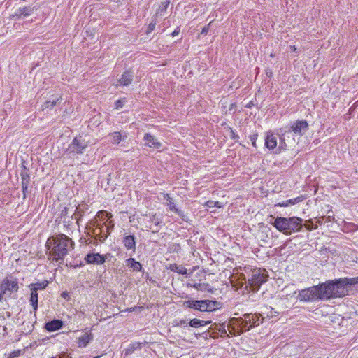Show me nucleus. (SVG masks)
<instances>
[{
	"instance_id": "1",
	"label": "nucleus",
	"mask_w": 358,
	"mask_h": 358,
	"mask_svg": "<svg viewBox=\"0 0 358 358\" xmlns=\"http://www.w3.org/2000/svg\"><path fill=\"white\" fill-rule=\"evenodd\" d=\"M355 285H358V276L329 280L317 285L301 289L299 292L298 298L304 302L342 298L348 295V287Z\"/></svg>"
},
{
	"instance_id": "58",
	"label": "nucleus",
	"mask_w": 358,
	"mask_h": 358,
	"mask_svg": "<svg viewBox=\"0 0 358 358\" xmlns=\"http://www.w3.org/2000/svg\"><path fill=\"white\" fill-rule=\"evenodd\" d=\"M289 49H290L291 52H296V48L295 47V45H290L289 46Z\"/></svg>"
},
{
	"instance_id": "44",
	"label": "nucleus",
	"mask_w": 358,
	"mask_h": 358,
	"mask_svg": "<svg viewBox=\"0 0 358 358\" xmlns=\"http://www.w3.org/2000/svg\"><path fill=\"white\" fill-rule=\"evenodd\" d=\"M151 222L154 223L155 226H158L162 223L161 219H159L155 214L150 217Z\"/></svg>"
},
{
	"instance_id": "8",
	"label": "nucleus",
	"mask_w": 358,
	"mask_h": 358,
	"mask_svg": "<svg viewBox=\"0 0 358 358\" xmlns=\"http://www.w3.org/2000/svg\"><path fill=\"white\" fill-rule=\"evenodd\" d=\"M309 129V124L306 120H297L290 123V127L285 134L293 132L296 136H302Z\"/></svg>"
},
{
	"instance_id": "38",
	"label": "nucleus",
	"mask_w": 358,
	"mask_h": 358,
	"mask_svg": "<svg viewBox=\"0 0 358 358\" xmlns=\"http://www.w3.org/2000/svg\"><path fill=\"white\" fill-rule=\"evenodd\" d=\"M263 317H262L261 315L253 314L252 320L251 322H254L255 327L258 326L260 323H262Z\"/></svg>"
},
{
	"instance_id": "49",
	"label": "nucleus",
	"mask_w": 358,
	"mask_h": 358,
	"mask_svg": "<svg viewBox=\"0 0 358 358\" xmlns=\"http://www.w3.org/2000/svg\"><path fill=\"white\" fill-rule=\"evenodd\" d=\"M269 309H270V312L267 313L268 317H273L275 315H278V312L275 311L274 310V308H273L272 307H270Z\"/></svg>"
},
{
	"instance_id": "24",
	"label": "nucleus",
	"mask_w": 358,
	"mask_h": 358,
	"mask_svg": "<svg viewBox=\"0 0 358 358\" xmlns=\"http://www.w3.org/2000/svg\"><path fill=\"white\" fill-rule=\"evenodd\" d=\"M21 184L22 185H29L30 182V175H29V169L24 165V163L21 164Z\"/></svg>"
},
{
	"instance_id": "30",
	"label": "nucleus",
	"mask_w": 358,
	"mask_h": 358,
	"mask_svg": "<svg viewBox=\"0 0 358 358\" xmlns=\"http://www.w3.org/2000/svg\"><path fill=\"white\" fill-rule=\"evenodd\" d=\"M49 284V281L44 280L42 281H38L35 283H31L29 285V288L34 289L36 291L45 289Z\"/></svg>"
},
{
	"instance_id": "15",
	"label": "nucleus",
	"mask_w": 358,
	"mask_h": 358,
	"mask_svg": "<svg viewBox=\"0 0 358 358\" xmlns=\"http://www.w3.org/2000/svg\"><path fill=\"white\" fill-rule=\"evenodd\" d=\"M63 321L59 319H53L45 323L44 329L49 332H53L63 327Z\"/></svg>"
},
{
	"instance_id": "22",
	"label": "nucleus",
	"mask_w": 358,
	"mask_h": 358,
	"mask_svg": "<svg viewBox=\"0 0 358 358\" xmlns=\"http://www.w3.org/2000/svg\"><path fill=\"white\" fill-rule=\"evenodd\" d=\"M143 139L147 142L145 145L150 148L158 149L162 146V143L157 141L155 136H152L150 133L145 134Z\"/></svg>"
},
{
	"instance_id": "60",
	"label": "nucleus",
	"mask_w": 358,
	"mask_h": 358,
	"mask_svg": "<svg viewBox=\"0 0 358 358\" xmlns=\"http://www.w3.org/2000/svg\"><path fill=\"white\" fill-rule=\"evenodd\" d=\"M324 217H320L317 220V222L319 224H322V221L321 219H323Z\"/></svg>"
},
{
	"instance_id": "14",
	"label": "nucleus",
	"mask_w": 358,
	"mask_h": 358,
	"mask_svg": "<svg viewBox=\"0 0 358 358\" xmlns=\"http://www.w3.org/2000/svg\"><path fill=\"white\" fill-rule=\"evenodd\" d=\"M206 300H188L183 302L185 308H192L201 312H205Z\"/></svg>"
},
{
	"instance_id": "29",
	"label": "nucleus",
	"mask_w": 358,
	"mask_h": 358,
	"mask_svg": "<svg viewBox=\"0 0 358 358\" xmlns=\"http://www.w3.org/2000/svg\"><path fill=\"white\" fill-rule=\"evenodd\" d=\"M143 344V343H140V342H136V343L130 344L127 347V348H126L124 350V355L129 356V355H131L135 350L141 349Z\"/></svg>"
},
{
	"instance_id": "48",
	"label": "nucleus",
	"mask_w": 358,
	"mask_h": 358,
	"mask_svg": "<svg viewBox=\"0 0 358 358\" xmlns=\"http://www.w3.org/2000/svg\"><path fill=\"white\" fill-rule=\"evenodd\" d=\"M61 297L66 300L67 301L70 300V295L67 291L62 292L61 293Z\"/></svg>"
},
{
	"instance_id": "5",
	"label": "nucleus",
	"mask_w": 358,
	"mask_h": 358,
	"mask_svg": "<svg viewBox=\"0 0 358 358\" xmlns=\"http://www.w3.org/2000/svg\"><path fill=\"white\" fill-rule=\"evenodd\" d=\"M19 289L18 280L11 275L6 276L0 282V301L3 299V296L10 292L9 296L13 292H17Z\"/></svg>"
},
{
	"instance_id": "28",
	"label": "nucleus",
	"mask_w": 358,
	"mask_h": 358,
	"mask_svg": "<svg viewBox=\"0 0 358 358\" xmlns=\"http://www.w3.org/2000/svg\"><path fill=\"white\" fill-rule=\"evenodd\" d=\"M167 269L171 270L173 272H176L181 275H187V270L182 265H178L176 264H171L167 267Z\"/></svg>"
},
{
	"instance_id": "10",
	"label": "nucleus",
	"mask_w": 358,
	"mask_h": 358,
	"mask_svg": "<svg viewBox=\"0 0 358 358\" xmlns=\"http://www.w3.org/2000/svg\"><path fill=\"white\" fill-rule=\"evenodd\" d=\"M134 71L131 69H129L124 71L120 76L117 78V83L113 84L116 87H126L131 85L134 80Z\"/></svg>"
},
{
	"instance_id": "53",
	"label": "nucleus",
	"mask_w": 358,
	"mask_h": 358,
	"mask_svg": "<svg viewBox=\"0 0 358 358\" xmlns=\"http://www.w3.org/2000/svg\"><path fill=\"white\" fill-rule=\"evenodd\" d=\"M179 32H180V28L179 27H177L172 33H171V36L173 37L177 36L179 34Z\"/></svg>"
},
{
	"instance_id": "61",
	"label": "nucleus",
	"mask_w": 358,
	"mask_h": 358,
	"mask_svg": "<svg viewBox=\"0 0 358 358\" xmlns=\"http://www.w3.org/2000/svg\"><path fill=\"white\" fill-rule=\"evenodd\" d=\"M148 280L150 282H155V280H153L152 277H150Z\"/></svg>"
},
{
	"instance_id": "9",
	"label": "nucleus",
	"mask_w": 358,
	"mask_h": 358,
	"mask_svg": "<svg viewBox=\"0 0 358 358\" xmlns=\"http://www.w3.org/2000/svg\"><path fill=\"white\" fill-rule=\"evenodd\" d=\"M252 313H245L243 315V317L236 319L237 324L241 329L239 334H242L243 331H248L255 327L254 322H251L252 320Z\"/></svg>"
},
{
	"instance_id": "3",
	"label": "nucleus",
	"mask_w": 358,
	"mask_h": 358,
	"mask_svg": "<svg viewBox=\"0 0 358 358\" xmlns=\"http://www.w3.org/2000/svg\"><path fill=\"white\" fill-rule=\"evenodd\" d=\"M245 272L247 274V278L243 273L242 275L246 285L245 288L249 292H257L261 285L266 282L268 278V275L265 273L266 271L262 270L260 268H245Z\"/></svg>"
},
{
	"instance_id": "17",
	"label": "nucleus",
	"mask_w": 358,
	"mask_h": 358,
	"mask_svg": "<svg viewBox=\"0 0 358 358\" xmlns=\"http://www.w3.org/2000/svg\"><path fill=\"white\" fill-rule=\"evenodd\" d=\"M108 136L111 143L118 145L121 141H124L127 138V133L125 131H114L110 133Z\"/></svg>"
},
{
	"instance_id": "23",
	"label": "nucleus",
	"mask_w": 358,
	"mask_h": 358,
	"mask_svg": "<svg viewBox=\"0 0 358 358\" xmlns=\"http://www.w3.org/2000/svg\"><path fill=\"white\" fill-rule=\"evenodd\" d=\"M31 294L29 298V303L33 308V311L36 313L38 310V291L34 289L30 288Z\"/></svg>"
},
{
	"instance_id": "12",
	"label": "nucleus",
	"mask_w": 358,
	"mask_h": 358,
	"mask_svg": "<svg viewBox=\"0 0 358 358\" xmlns=\"http://www.w3.org/2000/svg\"><path fill=\"white\" fill-rule=\"evenodd\" d=\"M122 244L127 250L136 252L137 238L134 234H125L122 238Z\"/></svg>"
},
{
	"instance_id": "11",
	"label": "nucleus",
	"mask_w": 358,
	"mask_h": 358,
	"mask_svg": "<svg viewBox=\"0 0 358 358\" xmlns=\"http://www.w3.org/2000/svg\"><path fill=\"white\" fill-rule=\"evenodd\" d=\"M163 198L166 201V205L169 207L171 211L174 212L176 214L179 215L183 221L187 222L188 220L187 215L181 210L176 208L175 203L173 201V199L170 196V195L167 193L163 194Z\"/></svg>"
},
{
	"instance_id": "19",
	"label": "nucleus",
	"mask_w": 358,
	"mask_h": 358,
	"mask_svg": "<svg viewBox=\"0 0 358 358\" xmlns=\"http://www.w3.org/2000/svg\"><path fill=\"white\" fill-rule=\"evenodd\" d=\"M62 97L61 96H56L55 97L52 95V98H50L49 100L46 101L42 106L41 109L43 110L49 108L52 109L56 106L60 105L62 102Z\"/></svg>"
},
{
	"instance_id": "64",
	"label": "nucleus",
	"mask_w": 358,
	"mask_h": 358,
	"mask_svg": "<svg viewBox=\"0 0 358 358\" xmlns=\"http://www.w3.org/2000/svg\"><path fill=\"white\" fill-rule=\"evenodd\" d=\"M100 357H101V356H96V357H93V358H99Z\"/></svg>"
},
{
	"instance_id": "13",
	"label": "nucleus",
	"mask_w": 358,
	"mask_h": 358,
	"mask_svg": "<svg viewBox=\"0 0 358 358\" xmlns=\"http://www.w3.org/2000/svg\"><path fill=\"white\" fill-rule=\"evenodd\" d=\"M87 264L101 265L105 263V259L100 253L89 252L84 258Z\"/></svg>"
},
{
	"instance_id": "39",
	"label": "nucleus",
	"mask_w": 358,
	"mask_h": 358,
	"mask_svg": "<svg viewBox=\"0 0 358 358\" xmlns=\"http://www.w3.org/2000/svg\"><path fill=\"white\" fill-rule=\"evenodd\" d=\"M126 101H127L126 98H122L121 99L117 100L115 102V109L119 110V109L122 108L124 106V105L125 104Z\"/></svg>"
},
{
	"instance_id": "51",
	"label": "nucleus",
	"mask_w": 358,
	"mask_h": 358,
	"mask_svg": "<svg viewBox=\"0 0 358 358\" xmlns=\"http://www.w3.org/2000/svg\"><path fill=\"white\" fill-rule=\"evenodd\" d=\"M210 23H211V22H210L208 25L205 26V27L202 29V30H201V34L206 35V34H208V32L209 31V27H210Z\"/></svg>"
},
{
	"instance_id": "2",
	"label": "nucleus",
	"mask_w": 358,
	"mask_h": 358,
	"mask_svg": "<svg viewBox=\"0 0 358 358\" xmlns=\"http://www.w3.org/2000/svg\"><path fill=\"white\" fill-rule=\"evenodd\" d=\"M74 248V242L64 234L50 236L45 243L46 254L48 259L61 264L64 257Z\"/></svg>"
},
{
	"instance_id": "27",
	"label": "nucleus",
	"mask_w": 358,
	"mask_h": 358,
	"mask_svg": "<svg viewBox=\"0 0 358 358\" xmlns=\"http://www.w3.org/2000/svg\"><path fill=\"white\" fill-rule=\"evenodd\" d=\"M210 329L215 330L218 331V333H220V336L222 338H227L229 337V335L227 333V331L225 329V325L224 324H213L210 327Z\"/></svg>"
},
{
	"instance_id": "26",
	"label": "nucleus",
	"mask_w": 358,
	"mask_h": 358,
	"mask_svg": "<svg viewBox=\"0 0 358 358\" xmlns=\"http://www.w3.org/2000/svg\"><path fill=\"white\" fill-rule=\"evenodd\" d=\"M93 339V336L91 333H85L83 335L78 338V346L80 348L86 347L91 341Z\"/></svg>"
},
{
	"instance_id": "59",
	"label": "nucleus",
	"mask_w": 358,
	"mask_h": 358,
	"mask_svg": "<svg viewBox=\"0 0 358 358\" xmlns=\"http://www.w3.org/2000/svg\"><path fill=\"white\" fill-rule=\"evenodd\" d=\"M266 73L267 76H268V77H271L273 75V73L271 71H266Z\"/></svg>"
},
{
	"instance_id": "25",
	"label": "nucleus",
	"mask_w": 358,
	"mask_h": 358,
	"mask_svg": "<svg viewBox=\"0 0 358 358\" xmlns=\"http://www.w3.org/2000/svg\"><path fill=\"white\" fill-rule=\"evenodd\" d=\"M187 286L192 287L198 291H206L210 293L214 292V288L208 283H194L193 285L188 283Z\"/></svg>"
},
{
	"instance_id": "16",
	"label": "nucleus",
	"mask_w": 358,
	"mask_h": 358,
	"mask_svg": "<svg viewBox=\"0 0 358 358\" xmlns=\"http://www.w3.org/2000/svg\"><path fill=\"white\" fill-rule=\"evenodd\" d=\"M87 209L88 206L85 203L79 204L76 206V210L71 216V219L76 220L78 226H79V222L81 220Z\"/></svg>"
},
{
	"instance_id": "55",
	"label": "nucleus",
	"mask_w": 358,
	"mask_h": 358,
	"mask_svg": "<svg viewBox=\"0 0 358 358\" xmlns=\"http://www.w3.org/2000/svg\"><path fill=\"white\" fill-rule=\"evenodd\" d=\"M67 214H68V208L66 207H65L64 209L63 210H62L61 216L65 217L67 215Z\"/></svg>"
},
{
	"instance_id": "41",
	"label": "nucleus",
	"mask_w": 358,
	"mask_h": 358,
	"mask_svg": "<svg viewBox=\"0 0 358 358\" xmlns=\"http://www.w3.org/2000/svg\"><path fill=\"white\" fill-rule=\"evenodd\" d=\"M205 334H206V336H208L209 337L213 338H217L219 336L218 332L217 331L210 329H208V331H206Z\"/></svg>"
},
{
	"instance_id": "32",
	"label": "nucleus",
	"mask_w": 358,
	"mask_h": 358,
	"mask_svg": "<svg viewBox=\"0 0 358 358\" xmlns=\"http://www.w3.org/2000/svg\"><path fill=\"white\" fill-rule=\"evenodd\" d=\"M32 12V9L29 6H25L23 8H19L16 11L15 16H17L20 18L21 16H29L31 15Z\"/></svg>"
},
{
	"instance_id": "20",
	"label": "nucleus",
	"mask_w": 358,
	"mask_h": 358,
	"mask_svg": "<svg viewBox=\"0 0 358 358\" xmlns=\"http://www.w3.org/2000/svg\"><path fill=\"white\" fill-rule=\"evenodd\" d=\"M104 217H106V234H104V235L101 237V242H103L108 238V236L110 234L111 231H113L115 227L114 222L113 220L108 221L107 219L109 218L110 217H112L111 213H108V217H106V214H105Z\"/></svg>"
},
{
	"instance_id": "57",
	"label": "nucleus",
	"mask_w": 358,
	"mask_h": 358,
	"mask_svg": "<svg viewBox=\"0 0 358 358\" xmlns=\"http://www.w3.org/2000/svg\"><path fill=\"white\" fill-rule=\"evenodd\" d=\"M236 105L235 103H231L229 106V110L231 111L232 110L236 108Z\"/></svg>"
},
{
	"instance_id": "21",
	"label": "nucleus",
	"mask_w": 358,
	"mask_h": 358,
	"mask_svg": "<svg viewBox=\"0 0 358 358\" xmlns=\"http://www.w3.org/2000/svg\"><path fill=\"white\" fill-rule=\"evenodd\" d=\"M126 266L131 268L133 271L138 272V271H143L144 272V270L143 268L142 264L136 261L134 258L130 257L129 259H127L125 260Z\"/></svg>"
},
{
	"instance_id": "37",
	"label": "nucleus",
	"mask_w": 358,
	"mask_h": 358,
	"mask_svg": "<svg viewBox=\"0 0 358 358\" xmlns=\"http://www.w3.org/2000/svg\"><path fill=\"white\" fill-rule=\"evenodd\" d=\"M205 206L210 208H214V207H217V208L222 207V206L219 201H211V200L206 201L205 203Z\"/></svg>"
},
{
	"instance_id": "43",
	"label": "nucleus",
	"mask_w": 358,
	"mask_h": 358,
	"mask_svg": "<svg viewBox=\"0 0 358 358\" xmlns=\"http://www.w3.org/2000/svg\"><path fill=\"white\" fill-rule=\"evenodd\" d=\"M257 137H258L257 133H253L249 136V138L252 142V145L255 148H257L256 141L257 139Z\"/></svg>"
},
{
	"instance_id": "34",
	"label": "nucleus",
	"mask_w": 358,
	"mask_h": 358,
	"mask_svg": "<svg viewBox=\"0 0 358 358\" xmlns=\"http://www.w3.org/2000/svg\"><path fill=\"white\" fill-rule=\"evenodd\" d=\"M205 312L215 310L217 308L218 303L216 301L206 300Z\"/></svg>"
},
{
	"instance_id": "35",
	"label": "nucleus",
	"mask_w": 358,
	"mask_h": 358,
	"mask_svg": "<svg viewBox=\"0 0 358 358\" xmlns=\"http://www.w3.org/2000/svg\"><path fill=\"white\" fill-rule=\"evenodd\" d=\"M170 3L169 0H166L165 1L161 2L160 5L159 6V8L157 10V14L162 15L163 13L166 12L167 10V8Z\"/></svg>"
},
{
	"instance_id": "40",
	"label": "nucleus",
	"mask_w": 358,
	"mask_h": 358,
	"mask_svg": "<svg viewBox=\"0 0 358 358\" xmlns=\"http://www.w3.org/2000/svg\"><path fill=\"white\" fill-rule=\"evenodd\" d=\"M285 134L284 133V134H282V136H285ZM286 147H287V144L285 143V138L283 136H280V145H279L278 150H279V152H280L281 150H285Z\"/></svg>"
},
{
	"instance_id": "45",
	"label": "nucleus",
	"mask_w": 358,
	"mask_h": 358,
	"mask_svg": "<svg viewBox=\"0 0 358 358\" xmlns=\"http://www.w3.org/2000/svg\"><path fill=\"white\" fill-rule=\"evenodd\" d=\"M229 129L230 131L231 139L238 141V139L239 138L238 135L234 131V129L231 127H229Z\"/></svg>"
},
{
	"instance_id": "36",
	"label": "nucleus",
	"mask_w": 358,
	"mask_h": 358,
	"mask_svg": "<svg viewBox=\"0 0 358 358\" xmlns=\"http://www.w3.org/2000/svg\"><path fill=\"white\" fill-rule=\"evenodd\" d=\"M305 227L308 231H313L317 228V224H314L312 220H308L303 223V227Z\"/></svg>"
},
{
	"instance_id": "46",
	"label": "nucleus",
	"mask_w": 358,
	"mask_h": 358,
	"mask_svg": "<svg viewBox=\"0 0 358 358\" xmlns=\"http://www.w3.org/2000/svg\"><path fill=\"white\" fill-rule=\"evenodd\" d=\"M28 187H29V185H22V194H23V199H26V197L27 196V194L29 193Z\"/></svg>"
},
{
	"instance_id": "31",
	"label": "nucleus",
	"mask_w": 358,
	"mask_h": 358,
	"mask_svg": "<svg viewBox=\"0 0 358 358\" xmlns=\"http://www.w3.org/2000/svg\"><path fill=\"white\" fill-rule=\"evenodd\" d=\"M210 323H211L210 320L204 321L199 319L194 318L189 320V325L192 327L196 328L199 327L206 326L207 324H209Z\"/></svg>"
},
{
	"instance_id": "42",
	"label": "nucleus",
	"mask_w": 358,
	"mask_h": 358,
	"mask_svg": "<svg viewBox=\"0 0 358 358\" xmlns=\"http://www.w3.org/2000/svg\"><path fill=\"white\" fill-rule=\"evenodd\" d=\"M156 23H157L156 22V20L152 18L151 22H150V24L148 25L147 31H146V34H147L151 33L155 29Z\"/></svg>"
},
{
	"instance_id": "56",
	"label": "nucleus",
	"mask_w": 358,
	"mask_h": 358,
	"mask_svg": "<svg viewBox=\"0 0 358 358\" xmlns=\"http://www.w3.org/2000/svg\"><path fill=\"white\" fill-rule=\"evenodd\" d=\"M102 257H103L104 259H105V262L106 261H108L109 260V258L112 257L111 254L110 253H107L104 255H102Z\"/></svg>"
},
{
	"instance_id": "7",
	"label": "nucleus",
	"mask_w": 358,
	"mask_h": 358,
	"mask_svg": "<svg viewBox=\"0 0 358 358\" xmlns=\"http://www.w3.org/2000/svg\"><path fill=\"white\" fill-rule=\"evenodd\" d=\"M105 214H106V217H108V213L99 211L98 213V216L101 219L103 222H98L97 220H94L91 222V224L93 227H90L89 230L90 233H92V236L94 237L95 240H99L101 241V237L106 234V217Z\"/></svg>"
},
{
	"instance_id": "50",
	"label": "nucleus",
	"mask_w": 358,
	"mask_h": 358,
	"mask_svg": "<svg viewBox=\"0 0 358 358\" xmlns=\"http://www.w3.org/2000/svg\"><path fill=\"white\" fill-rule=\"evenodd\" d=\"M358 106V100L353 103L349 109V113L351 115Z\"/></svg>"
},
{
	"instance_id": "47",
	"label": "nucleus",
	"mask_w": 358,
	"mask_h": 358,
	"mask_svg": "<svg viewBox=\"0 0 358 358\" xmlns=\"http://www.w3.org/2000/svg\"><path fill=\"white\" fill-rule=\"evenodd\" d=\"M20 355H21L20 350H14L9 355L8 358H16V357H19Z\"/></svg>"
},
{
	"instance_id": "6",
	"label": "nucleus",
	"mask_w": 358,
	"mask_h": 358,
	"mask_svg": "<svg viewBox=\"0 0 358 358\" xmlns=\"http://www.w3.org/2000/svg\"><path fill=\"white\" fill-rule=\"evenodd\" d=\"M88 141L85 140L82 135H78L73 139L72 142L68 145L66 152L68 154L82 155L88 147Z\"/></svg>"
},
{
	"instance_id": "33",
	"label": "nucleus",
	"mask_w": 358,
	"mask_h": 358,
	"mask_svg": "<svg viewBox=\"0 0 358 358\" xmlns=\"http://www.w3.org/2000/svg\"><path fill=\"white\" fill-rule=\"evenodd\" d=\"M301 201H302V198L299 196V197H296L294 199L284 201L281 203H278L275 206H280V207H287L289 205H294V204L297 203Z\"/></svg>"
},
{
	"instance_id": "18",
	"label": "nucleus",
	"mask_w": 358,
	"mask_h": 358,
	"mask_svg": "<svg viewBox=\"0 0 358 358\" xmlns=\"http://www.w3.org/2000/svg\"><path fill=\"white\" fill-rule=\"evenodd\" d=\"M264 145L268 150H273L276 148L277 146V137L275 134L271 132H267L266 136L265 138Z\"/></svg>"
},
{
	"instance_id": "4",
	"label": "nucleus",
	"mask_w": 358,
	"mask_h": 358,
	"mask_svg": "<svg viewBox=\"0 0 358 358\" xmlns=\"http://www.w3.org/2000/svg\"><path fill=\"white\" fill-rule=\"evenodd\" d=\"M303 222V220L299 217H277L271 224L285 235H291L292 233L299 232L302 229Z\"/></svg>"
},
{
	"instance_id": "54",
	"label": "nucleus",
	"mask_w": 358,
	"mask_h": 358,
	"mask_svg": "<svg viewBox=\"0 0 358 358\" xmlns=\"http://www.w3.org/2000/svg\"><path fill=\"white\" fill-rule=\"evenodd\" d=\"M255 106V103H254V101H250L245 106V107L247 108H251L252 107H253Z\"/></svg>"
},
{
	"instance_id": "63",
	"label": "nucleus",
	"mask_w": 358,
	"mask_h": 358,
	"mask_svg": "<svg viewBox=\"0 0 358 358\" xmlns=\"http://www.w3.org/2000/svg\"><path fill=\"white\" fill-rule=\"evenodd\" d=\"M145 278H146L147 279H148V278H150V277H149L148 273H147V274H146Z\"/></svg>"
},
{
	"instance_id": "52",
	"label": "nucleus",
	"mask_w": 358,
	"mask_h": 358,
	"mask_svg": "<svg viewBox=\"0 0 358 358\" xmlns=\"http://www.w3.org/2000/svg\"><path fill=\"white\" fill-rule=\"evenodd\" d=\"M182 325H185L187 326V321L185 320H180L179 322H176V324H175V326H177V327H180V326H182Z\"/></svg>"
},
{
	"instance_id": "62",
	"label": "nucleus",
	"mask_w": 358,
	"mask_h": 358,
	"mask_svg": "<svg viewBox=\"0 0 358 358\" xmlns=\"http://www.w3.org/2000/svg\"><path fill=\"white\" fill-rule=\"evenodd\" d=\"M64 357H65V355H64H64H62L59 357V358H64Z\"/></svg>"
}]
</instances>
